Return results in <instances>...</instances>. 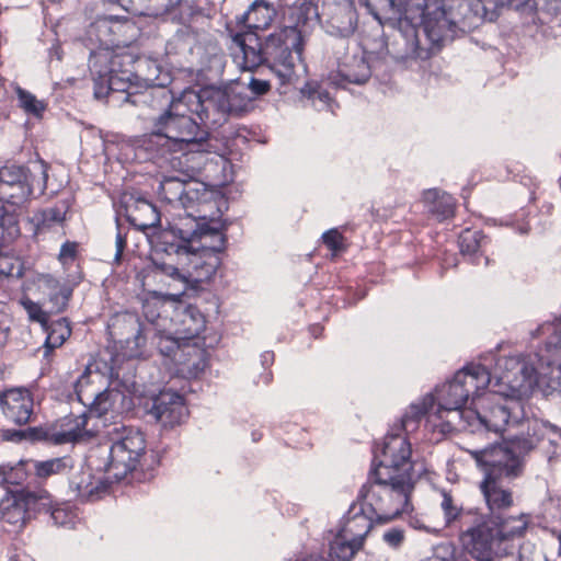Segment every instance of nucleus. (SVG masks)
I'll use <instances>...</instances> for the list:
<instances>
[{
  "mask_svg": "<svg viewBox=\"0 0 561 561\" xmlns=\"http://www.w3.org/2000/svg\"><path fill=\"white\" fill-rule=\"evenodd\" d=\"M369 13L380 23L396 21L392 42L398 60H426L433 49L476 30L482 21L480 0H365Z\"/></svg>",
  "mask_w": 561,
  "mask_h": 561,
  "instance_id": "obj_1",
  "label": "nucleus"
},
{
  "mask_svg": "<svg viewBox=\"0 0 561 561\" xmlns=\"http://www.w3.org/2000/svg\"><path fill=\"white\" fill-rule=\"evenodd\" d=\"M411 455V444L405 436L389 434L385 437L367 483L359 491L358 496L367 502L352 504L344 516L345 524H386L405 512L414 489Z\"/></svg>",
  "mask_w": 561,
  "mask_h": 561,
  "instance_id": "obj_2",
  "label": "nucleus"
},
{
  "mask_svg": "<svg viewBox=\"0 0 561 561\" xmlns=\"http://www.w3.org/2000/svg\"><path fill=\"white\" fill-rule=\"evenodd\" d=\"M178 233H162L158 250L148 254L142 277L161 274L185 284L209 280L220 265L217 254L225 250L226 236L209 222L196 221L191 229L178 228Z\"/></svg>",
  "mask_w": 561,
  "mask_h": 561,
  "instance_id": "obj_3",
  "label": "nucleus"
},
{
  "mask_svg": "<svg viewBox=\"0 0 561 561\" xmlns=\"http://www.w3.org/2000/svg\"><path fill=\"white\" fill-rule=\"evenodd\" d=\"M232 42L234 60L243 70L253 71L265 65L275 73L280 87L291 84L297 78L296 61L301 58L304 44L296 31L279 27L263 43L255 32H237L232 34Z\"/></svg>",
  "mask_w": 561,
  "mask_h": 561,
  "instance_id": "obj_4",
  "label": "nucleus"
},
{
  "mask_svg": "<svg viewBox=\"0 0 561 561\" xmlns=\"http://www.w3.org/2000/svg\"><path fill=\"white\" fill-rule=\"evenodd\" d=\"M524 417L519 400L488 392L473 397L471 407L458 413L459 430L472 432L485 430L501 433L507 425L517 424Z\"/></svg>",
  "mask_w": 561,
  "mask_h": 561,
  "instance_id": "obj_5",
  "label": "nucleus"
},
{
  "mask_svg": "<svg viewBox=\"0 0 561 561\" xmlns=\"http://www.w3.org/2000/svg\"><path fill=\"white\" fill-rule=\"evenodd\" d=\"M491 382V374L481 364H469L458 370L454 378L436 390L438 405L435 415L443 419L445 412L454 413L447 425L459 430L458 413L467 411L463 408L469 397H478L480 390L485 389Z\"/></svg>",
  "mask_w": 561,
  "mask_h": 561,
  "instance_id": "obj_6",
  "label": "nucleus"
},
{
  "mask_svg": "<svg viewBox=\"0 0 561 561\" xmlns=\"http://www.w3.org/2000/svg\"><path fill=\"white\" fill-rule=\"evenodd\" d=\"M536 335H545L539 350V378L551 391H561V319L538 327Z\"/></svg>",
  "mask_w": 561,
  "mask_h": 561,
  "instance_id": "obj_7",
  "label": "nucleus"
},
{
  "mask_svg": "<svg viewBox=\"0 0 561 561\" xmlns=\"http://www.w3.org/2000/svg\"><path fill=\"white\" fill-rule=\"evenodd\" d=\"M137 58L131 54H115L110 60V77L106 84L95 82L94 95L101 100L113 95L116 92L123 94L122 102L138 104L137 85L133 84L131 77L137 79L134 73Z\"/></svg>",
  "mask_w": 561,
  "mask_h": 561,
  "instance_id": "obj_8",
  "label": "nucleus"
},
{
  "mask_svg": "<svg viewBox=\"0 0 561 561\" xmlns=\"http://www.w3.org/2000/svg\"><path fill=\"white\" fill-rule=\"evenodd\" d=\"M503 479H483L480 482V491L489 510V518L492 526H506L512 523H520L529 526L533 523L531 515L527 513L511 514L514 505L513 492L502 484Z\"/></svg>",
  "mask_w": 561,
  "mask_h": 561,
  "instance_id": "obj_9",
  "label": "nucleus"
},
{
  "mask_svg": "<svg viewBox=\"0 0 561 561\" xmlns=\"http://www.w3.org/2000/svg\"><path fill=\"white\" fill-rule=\"evenodd\" d=\"M187 112L195 114L205 127H218L227 122L229 102L221 89L187 90L182 93Z\"/></svg>",
  "mask_w": 561,
  "mask_h": 561,
  "instance_id": "obj_10",
  "label": "nucleus"
},
{
  "mask_svg": "<svg viewBox=\"0 0 561 561\" xmlns=\"http://www.w3.org/2000/svg\"><path fill=\"white\" fill-rule=\"evenodd\" d=\"M515 535L522 536L523 528L504 533L502 528H468L460 540L465 550L479 561H492L507 552L508 541Z\"/></svg>",
  "mask_w": 561,
  "mask_h": 561,
  "instance_id": "obj_11",
  "label": "nucleus"
},
{
  "mask_svg": "<svg viewBox=\"0 0 561 561\" xmlns=\"http://www.w3.org/2000/svg\"><path fill=\"white\" fill-rule=\"evenodd\" d=\"M478 467L484 472L483 479H515L522 476L524 465L510 445H492L483 449L469 450Z\"/></svg>",
  "mask_w": 561,
  "mask_h": 561,
  "instance_id": "obj_12",
  "label": "nucleus"
},
{
  "mask_svg": "<svg viewBox=\"0 0 561 561\" xmlns=\"http://www.w3.org/2000/svg\"><path fill=\"white\" fill-rule=\"evenodd\" d=\"M140 459V430L129 433L115 442L108 453L105 471L117 481L124 480L136 470Z\"/></svg>",
  "mask_w": 561,
  "mask_h": 561,
  "instance_id": "obj_13",
  "label": "nucleus"
},
{
  "mask_svg": "<svg viewBox=\"0 0 561 561\" xmlns=\"http://www.w3.org/2000/svg\"><path fill=\"white\" fill-rule=\"evenodd\" d=\"M32 173L25 167L4 165L0 168V201L11 206H21L33 194Z\"/></svg>",
  "mask_w": 561,
  "mask_h": 561,
  "instance_id": "obj_14",
  "label": "nucleus"
},
{
  "mask_svg": "<svg viewBox=\"0 0 561 561\" xmlns=\"http://www.w3.org/2000/svg\"><path fill=\"white\" fill-rule=\"evenodd\" d=\"M321 19L328 33L342 37L352 35L358 21L354 0H324Z\"/></svg>",
  "mask_w": 561,
  "mask_h": 561,
  "instance_id": "obj_15",
  "label": "nucleus"
},
{
  "mask_svg": "<svg viewBox=\"0 0 561 561\" xmlns=\"http://www.w3.org/2000/svg\"><path fill=\"white\" fill-rule=\"evenodd\" d=\"M147 413L161 423L164 428L181 425L188 416L184 397L171 390L160 391L152 398Z\"/></svg>",
  "mask_w": 561,
  "mask_h": 561,
  "instance_id": "obj_16",
  "label": "nucleus"
},
{
  "mask_svg": "<svg viewBox=\"0 0 561 561\" xmlns=\"http://www.w3.org/2000/svg\"><path fill=\"white\" fill-rule=\"evenodd\" d=\"M0 409L16 425L30 423L34 412V394L30 388L13 387L0 391Z\"/></svg>",
  "mask_w": 561,
  "mask_h": 561,
  "instance_id": "obj_17",
  "label": "nucleus"
},
{
  "mask_svg": "<svg viewBox=\"0 0 561 561\" xmlns=\"http://www.w3.org/2000/svg\"><path fill=\"white\" fill-rule=\"evenodd\" d=\"M171 81L169 72H162L156 77L150 75L142 77V87H145L142 91L144 102L152 110H158L162 113L168 108L178 110V107L185 106V103H182V96L175 100L172 91L168 88Z\"/></svg>",
  "mask_w": 561,
  "mask_h": 561,
  "instance_id": "obj_18",
  "label": "nucleus"
},
{
  "mask_svg": "<svg viewBox=\"0 0 561 561\" xmlns=\"http://www.w3.org/2000/svg\"><path fill=\"white\" fill-rule=\"evenodd\" d=\"M90 383V377L82 375L76 383V394L78 400L88 409V416L94 415L102 417L110 411L115 410V404L118 401H125L124 393L115 389H104L98 392H87V387Z\"/></svg>",
  "mask_w": 561,
  "mask_h": 561,
  "instance_id": "obj_19",
  "label": "nucleus"
},
{
  "mask_svg": "<svg viewBox=\"0 0 561 561\" xmlns=\"http://www.w3.org/2000/svg\"><path fill=\"white\" fill-rule=\"evenodd\" d=\"M88 412L80 414L69 413L56 421L51 438L56 444H68L88 442L96 436V431L90 430L88 425Z\"/></svg>",
  "mask_w": 561,
  "mask_h": 561,
  "instance_id": "obj_20",
  "label": "nucleus"
},
{
  "mask_svg": "<svg viewBox=\"0 0 561 561\" xmlns=\"http://www.w3.org/2000/svg\"><path fill=\"white\" fill-rule=\"evenodd\" d=\"M140 204V193L138 192H123L118 203L115 204L116 211V224L118 227V233L116 236V253L115 262L119 263L122 260L123 252L126 248L127 241L126 236L121 232V227L124 222L129 224L135 230H140L138 224V211Z\"/></svg>",
  "mask_w": 561,
  "mask_h": 561,
  "instance_id": "obj_21",
  "label": "nucleus"
},
{
  "mask_svg": "<svg viewBox=\"0 0 561 561\" xmlns=\"http://www.w3.org/2000/svg\"><path fill=\"white\" fill-rule=\"evenodd\" d=\"M170 321L173 323V334L182 341H193L206 328V318L201 310L193 305L179 307L173 311Z\"/></svg>",
  "mask_w": 561,
  "mask_h": 561,
  "instance_id": "obj_22",
  "label": "nucleus"
},
{
  "mask_svg": "<svg viewBox=\"0 0 561 561\" xmlns=\"http://www.w3.org/2000/svg\"><path fill=\"white\" fill-rule=\"evenodd\" d=\"M321 20V13L317 4L311 1H304L300 4L289 8L286 18V24L283 28H290L300 35V42L304 44L306 35Z\"/></svg>",
  "mask_w": 561,
  "mask_h": 561,
  "instance_id": "obj_23",
  "label": "nucleus"
},
{
  "mask_svg": "<svg viewBox=\"0 0 561 561\" xmlns=\"http://www.w3.org/2000/svg\"><path fill=\"white\" fill-rule=\"evenodd\" d=\"M370 76V66L365 57L353 55L339 65L336 73L331 75L330 79L336 85H344L346 83L364 84Z\"/></svg>",
  "mask_w": 561,
  "mask_h": 561,
  "instance_id": "obj_24",
  "label": "nucleus"
},
{
  "mask_svg": "<svg viewBox=\"0 0 561 561\" xmlns=\"http://www.w3.org/2000/svg\"><path fill=\"white\" fill-rule=\"evenodd\" d=\"M277 11L272 2L266 0H254L249 9L237 19L239 25L244 30L241 32H255L266 30L271 26Z\"/></svg>",
  "mask_w": 561,
  "mask_h": 561,
  "instance_id": "obj_25",
  "label": "nucleus"
},
{
  "mask_svg": "<svg viewBox=\"0 0 561 561\" xmlns=\"http://www.w3.org/2000/svg\"><path fill=\"white\" fill-rule=\"evenodd\" d=\"M33 484L45 488L49 478L69 472L73 468L70 456L49 458L46 460L28 459Z\"/></svg>",
  "mask_w": 561,
  "mask_h": 561,
  "instance_id": "obj_26",
  "label": "nucleus"
},
{
  "mask_svg": "<svg viewBox=\"0 0 561 561\" xmlns=\"http://www.w3.org/2000/svg\"><path fill=\"white\" fill-rule=\"evenodd\" d=\"M204 342L201 344L198 339L181 341L174 363L179 366H185L186 373L196 377L203 373L208 365L207 352L204 348Z\"/></svg>",
  "mask_w": 561,
  "mask_h": 561,
  "instance_id": "obj_27",
  "label": "nucleus"
},
{
  "mask_svg": "<svg viewBox=\"0 0 561 561\" xmlns=\"http://www.w3.org/2000/svg\"><path fill=\"white\" fill-rule=\"evenodd\" d=\"M179 138H173L174 141L187 142L196 147V151L202 152H218L217 140L211 137L197 139L199 133V124L185 111L181 113L179 123L176 125Z\"/></svg>",
  "mask_w": 561,
  "mask_h": 561,
  "instance_id": "obj_28",
  "label": "nucleus"
},
{
  "mask_svg": "<svg viewBox=\"0 0 561 561\" xmlns=\"http://www.w3.org/2000/svg\"><path fill=\"white\" fill-rule=\"evenodd\" d=\"M111 336L121 345L129 347L130 344L138 346L140 337V318L133 313L117 314L108 325Z\"/></svg>",
  "mask_w": 561,
  "mask_h": 561,
  "instance_id": "obj_29",
  "label": "nucleus"
},
{
  "mask_svg": "<svg viewBox=\"0 0 561 561\" xmlns=\"http://www.w3.org/2000/svg\"><path fill=\"white\" fill-rule=\"evenodd\" d=\"M363 541V537H355L348 528H340L330 542L329 561H351Z\"/></svg>",
  "mask_w": 561,
  "mask_h": 561,
  "instance_id": "obj_30",
  "label": "nucleus"
},
{
  "mask_svg": "<svg viewBox=\"0 0 561 561\" xmlns=\"http://www.w3.org/2000/svg\"><path fill=\"white\" fill-rule=\"evenodd\" d=\"M161 215L156 205L151 202H148L142 198V233L146 236L148 243L150 245L151 254L153 251L158 250V243L162 242V233H178L176 230H162L160 229Z\"/></svg>",
  "mask_w": 561,
  "mask_h": 561,
  "instance_id": "obj_31",
  "label": "nucleus"
},
{
  "mask_svg": "<svg viewBox=\"0 0 561 561\" xmlns=\"http://www.w3.org/2000/svg\"><path fill=\"white\" fill-rule=\"evenodd\" d=\"M55 501L54 495L46 488H38L37 490L21 489V502L26 506L31 520L41 515H49Z\"/></svg>",
  "mask_w": 561,
  "mask_h": 561,
  "instance_id": "obj_32",
  "label": "nucleus"
},
{
  "mask_svg": "<svg viewBox=\"0 0 561 561\" xmlns=\"http://www.w3.org/2000/svg\"><path fill=\"white\" fill-rule=\"evenodd\" d=\"M427 211L438 221L451 218L455 214L456 202L454 197L437 188L427 190L423 194Z\"/></svg>",
  "mask_w": 561,
  "mask_h": 561,
  "instance_id": "obj_33",
  "label": "nucleus"
},
{
  "mask_svg": "<svg viewBox=\"0 0 561 561\" xmlns=\"http://www.w3.org/2000/svg\"><path fill=\"white\" fill-rule=\"evenodd\" d=\"M435 397L425 394L419 402L410 404L401 419L402 430L409 434L417 430L421 420L434 408Z\"/></svg>",
  "mask_w": 561,
  "mask_h": 561,
  "instance_id": "obj_34",
  "label": "nucleus"
},
{
  "mask_svg": "<svg viewBox=\"0 0 561 561\" xmlns=\"http://www.w3.org/2000/svg\"><path fill=\"white\" fill-rule=\"evenodd\" d=\"M0 511L4 524L24 526L31 522L26 506L21 502V489L13 492L11 499L0 503Z\"/></svg>",
  "mask_w": 561,
  "mask_h": 561,
  "instance_id": "obj_35",
  "label": "nucleus"
},
{
  "mask_svg": "<svg viewBox=\"0 0 561 561\" xmlns=\"http://www.w3.org/2000/svg\"><path fill=\"white\" fill-rule=\"evenodd\" d=\"M181 113H183V111H181V107H178V110L168 108L158 117H149L148 119H151L153 122L151 134L156 136L165 137L170 140H173V138H179L176 125L179 123V117Z\"/></svg>",
  "mask_w": 561,
  "mask_h": 561,
  "instance_id": "obj_36",
  "label": "nucleus"
},
{
  "mask_svg": "<svg viewBox=\"0 0 561 561\" xmlns=\"http://www.w3.org/2000/svg\"><path fill=\"white\" fill-rule=\"evenodd\" d=\"M72 329L67 318H61L51 322L47 328V337L44 343V356L60 347L71 335Z\"/></svg>",
  "mask_w": 561,
  "mask_h": 561,
  "instance_id": "obj_37",
  "label": "nucleus"
},
{
  "mask_svg": "<svg viewBox=\"0 0 561 561\" xmlns=\"http://www.w3.org/2000/svg\"><path fill=\"white\" fill-rule=\"evenodd\" d=\"M27 463L28 459H22L14 466H0V484L22 485L25 482L32 484V470L28 468Z\"/></svg>",
  "mask_w": 561,
  "mask_h": 561,
  "instance_id": "obj_38",
  "label": "nucleus"
},
{
  "mask_svg": "<svg viewBox=\"0 0 561 561\" xmlns=\"http://www.w3.org/2000/svg\"><path fill=\"white\" fill-rule=\"evenodd\" d=\"M167 304L160 295L156 291L148 293L142 297V316L151 324H159V320L167 321L168 317L163 316L167 313Z\"/></svg>",
  "mask_w": 561,
  "mask_h": 561,
  "instance_id": "obj_39",
  "label": "nucleus"
},
{
  "mask_svg": "<svg viewBox=\"0 0 561 561\" xmlns=\"http://www.w3.org/2000/svg\"><path fill=\"white\" fill-rule=\"evenodd\" d=\"M489 238L481 230L465 229L458 238L460 252L465 255H477L489 243Z\"/></svg>",
  "mask_w": 561,
  "mask_h": 561,
  "instance_id": "obj_40",
  "label": "nucleus"
},
{
  "mask_svg": "<svg viewBox=\"0 0 561 561\" xmlns=\"http://www.w3.org/2000/svg\"><path fill=\"white\" fill-rule=\"evenodd\" d=\"M128 22L127 21H124V22H118V21H115L113 22V20H107V19H104V20H99L96 22V28L99 31L100 34H113V37H110V38H100L101 42H103L106 46H111V47H126L128 46V43L124 39H121L118 37L119 34L124 33L126 31V28H128Z\"/></svg>",
  "mask_w": 561,
  "mask_h": 561,
  "instance_id": "obj_41",
  "label": "nucleus"
},
{
  "mask_svg": "<svg viewBox=\"0 0 561 561\" xmlns=\"http://www.w3.org/2000/svg\"><path fill=\"white\" fill-rule=\"evenodd\" d=\"M49 517L56 526L75 525L80 522L78 507L67 501H55Z\"/></svg>",
  "mask_w": 561,
  "mask_h": 561,
  "instance_id": "obj_42",
  "label": "nucleus"
},
{
  "mask_svg": "<svg viewBox=\"0 0 561 561\" xmlns=\"http://www.w3.org/2000/svg\"><path fill=\"white\" fill-rule=\"evenodd\" d=\"M20 236L19 219L15 213L0 206V245L13 242Z\"/></svg>",
  "mask_w": 561,
  "mask_h": 561,
  "instance_id": "obj_43",
  "label": "nucleus"
},
{
  "mask_svg": "<svg viewBox=\"0 0 561 561\" xmlns=\"http://www.w3.org/2000/svg\"><path fill=\"white\" fill-rule=\"evenodd\" d=\"M150 339L161 355L172 358L173 362L175 360V355L182 341L178 335L167 333L164 330H156Z\"/></svg>",
  "mask_w": 561,
  "mask_h": 561,
  "instance_id": "obj_44",
  "label": "nucleus"
},
{
  "mask_svg": "<svg viewBox=\"0 0 561 561\" xmlns=\"http://www.w3.org/2000/svg\"><path fill=\"white\" fill-rule=\"evenodd\" d=\"M15 93L19 101V107L22 108L24 113L37 118L43 116V113L47 107L45 102L37 100L34 94L21 87H16Z\"/></svg>",
  "mask_w": 561,
  "mask_h": 561,
  "instance_id": "obj_45",
  "label": "nucleus"
},
{
  "mask_svg": "<svg viewBox=\"0 0 561 561\" xmlns=\"http://www.w3.org/2000/svg\"><path fill=\"white\" fill-rule=\"evenodd\" d=\"M66 220V211L58 207H50L34 214L32 221L37 230L49 229L55 225H61Z\"/></svg>",
  "mask_w": 561,
  "mask_h": 561,
  "instance_id": "obj_46",
  "label": "nucleus"
},
{
  "mask_svg": "<svg viewBox=\"0 0 561 561\" xmlns=\"http://www.w3.org/2000/svg\"><path fill=\"white\" fill-rule=\"evenodd\" d=\"M442 497H443V500H442L440 506H442V510L444 511L447 525H449L454 522H457V520H459L461 523H468V520H466L463 517L469 516L470 513L465 514L462 508L458 507L455 504L454 499L449 492L443 490Z\"/></svg>",
  "mask_w": 561,
  "mask_h": 561,
  "instance_id": "obj_47",
  "label": "nucleus"
},
{
  "mask_svg": "<svg viewBox=\"0 0 561 561\" xmlns=\"http://www.w3.org/2000/svg\"><path fill=\"white\" fill-rule=\"evenodd\" d=\"M72 288L69 285L58 286V290L49 295V302L51 304L53 313H61L68 308L69 301L72 297Z\"/></svg>",
  "mask_w": 561,
  "mask_h": 561,
  "instance_id": "obj_48",
  "label": "nucleus"
},
{
  "mask_svg": "<svg viewBox=\"0 0 561 561\" xmlns=\"http://www.w3.org/2000/svg\"><path fill=\"white\" fill-rule=\"evenodd\" d=\"M225 96L229 102V107L227 108L229 116H241L249 111L250 101L242 96L240 93L234 92L233 90H224Z\"/></svg>",
  "mask_w": 561,
  "mask_h": 561,
  "instance_id": "obj_49",
  "label": "nucleus"
},
{
  "mask_svg": "<svg viewBox=\"0 0 561 561\" xmlns=\"http://www.w3.org/2000/svg\"><path fill=\"white\" fill-rule=\"evenodd\" d=\"M20 304L27 312L30 320L38 322L44 327L48 324V313L42 309L39 304L33 301L27 296L22 297Z\"/></svg>",
  "mask_w": 561,
  "mask_h": 561,
  "instance_id": "obj_50",
  "label": "nucleus"
},
{
  "mask_svg": "<svg viewBox=\"0 0 561 561\" xmlns=\"http://www.w3.org/2000/svg\"><path fill=\"white\" fill-rule=\"evenodd\" d=\"M344 236L335 228L325 231L322 234L323 244L332 251L333 254L345 251Z\"/></svg>",
  "mask_w": 561,
  "mask_h": 561,
  "instance_id": "obj_51",
  "label": "nucleus"
},
{
  "mask_svg": "<svg viewBox=\"0 0 561 561\" xmlns=\"http://www.w3.org/2000/svg\"><path fill=\"white\" fill-rule=\"evenodd\" d=\"M511 362L516 366V368L523 376V381L517 385L518 387H523L525 385L530 386L534 381H540L538 375L539 370H537L535 367L529 366L524 362H518L515 359H512Z\"/></svg>",
  "mask_w": 561,
  "mask_h": 561,
  "instance_id": "obj_52",
  "label": "nucleus"
},
{
  "mask_svg": "<svg viewBox=\"0 0 561 561\" xmlns=\"http://www.w3.org/2000/svg\"><path fill=\"white\" fill-rule=\"evenodd\" d=\"M78 248L79 244L75 241H66L62 243L58 255L59 262L62 265L68 264L69 261L73 262L78 256Z\"/></svg>",
  "mask_w": 561,
  "mask_h": 561,
  "instance_id": "obj_53",
  "label": "nucleus"
},
{
  "mask_svg": "<svg viewBox=\"0 0 561 561\" xmlns=\"http://www.w3.org/2000/svg\"><path fill=\"white\" fill-rule=\"evenodd\" d=\"M515 455L519 457L524 463L525 455L534 448V443L528 438L515 437L507 443Z\"/></svg>",
  "mask_w": 561,
  "mask_h": 561,
  "instance_id": "obj_54",
  "label": "nucleus"
},
{
  "mask_svg": "<svg viewBox=\"0 0 561 561\" xmlns=\"http://www.w3.org/2000/svg\"><path fill=\"white\" fill-rule=\"evenodd\" d=\"M248 88L254 96H262L270 92L271 83L266 79L252 76L249 80Z\"/></svg>",
  "mask_w": 561,
  "mask_h": 561,
  "instance_id": "obj_55",
  "label": "nucleus"
},
{
  "mask_svg": "<svg viewBox=\"0 0 561 561\" xmlns=\"http://www.w3.org/2000/svg\"><path fill=\"white\" fill-rule=\"evenodd\" d=\"M385 541L391 547H398L404 539L403 531L399 528H392L383 534Z\"/></svg>",
  "mask_w": 561,
  "mask_h": 561,
  "instance_id": "obj_56",
  "label": "nucleus"
},
{
  "mask_svg": "<svg viewBox=\"0 0 561 561\" xmlns=\"http://www.w3.org/2000/svg\"><path fill=\"white\" fill-rule=\"evenodd\" d=\"M301 92L307 95L309 99H312L314 100L316 98H318L319 100L321 101H327L329 100V93L327 91H322L318 88H312L310 85H306Z\"/></svg>",
  "mask_w": 561,
  "mask_h": 561,
  "instance_id": "obj_57",
  "label": "nucleus"
},
{
  "mask_svg": "<svg viewBox=\"0 0 561 561\" xmlns=\"http://www.w3.org/2000/svg\"><path fill=\"white\" fill-rule=\"evenodd\" d=\"M1 438L7 442H21L25 438V433L20 430H2Z\"/></svg>",
  "mask_w": 561,
  "mask_h": 561,
  "instance_id": "obj_58",
  "label": "nucleus"
},
{
  "mask_svg": "<svg viewBox=\"0 0 561 561\" xmlns=\"http://www.w3.org/2000/svg\"><path fill=\"white\" fill-rule=\"evenodd\" d=\"M145 67H146V75L144 77H146L147 75H150L151 77H156L157 75L167 72L165 70H163L161 68V66L156 60L150 59V58L145 61Z\"/></svg>",
  "mask_w": 561,
  "mask_h": 561,
  "instance_id": "obj_59",
  "label": "nucleus"
},
{
  "mask_svg": "<svg viewBox=\"0 0 561 561\" xmlns=\"http://www.w3.org/2000/svg\"><path fill=\"white\" fill-rule=\"evenodd\" d=\"M124 398H125L124 402L119 401L122 407L119 410H117V412L125 414L127 416L134 415V408H135L134 398L125 396V394H124Z\"/></svg>",
  "mask_w": 561,
  "mask_h": 561,
  "instance_id": "obj_60",
  "label": "nucleus"
},
{
  "mask_svg": "<svg viewBox=\"0 0 561 561\" xmlns=\"http://www.w3.org/2000/svg\"><path fill=\"white\" fill-rule=\"evenodd\" d=\"M423 561H467V560H462V558H454L453 556H450V558H448L445 556L434 554L432 557L426 558Z\"/></svg>",
  "mask_w": 561,
  "mask_h": 561,
  "instance_id": "obj_61",
  "label": "nucleus"
},
{
  "mask_svg": "<svg viewBox=\"0 0 561 561\" xmlns=\"http://www.w3.org/2000/svg\"><path fill=\"white\" fill-rule=\"evenodd\" d=\"M297 561H329V559H324L322 556L318 553H310Z\"/></svg>",
  "mask_w": 561,
  "mask_h": 561,
  "instance_id": "obj_62",
  "label": "nucleus"
},
{
  "mask_svg": "<svg viewBox=\"0 0 561 561\" xmlns=\"http://www.w3.org/2000/svg\"><path fill=\"white\" fill-rule=\"evenodd\" d=\"M149 458H150V466H149V469L152 470L154 466H159L160 463V457L157 453H154L153 450L150 451V455H149Z\"/></svg>",
  "mask_w": 561,
  "mask_h": 561,
  "instance_id": "obj_63",
  "label": "nucleus"
},
{
  "mask_svg": "<svg viewBox=\"0 0 561 561\" xmlns=\"http://www.w3.org/2000/svg\"><path fill=\"white\" fill-rule=\"evenodd\" d=\"M262 358H263V363L264 364H267V363H272L273 359H274V354L271 353V352H265L263 355H262Z\"/></svg>",
  "mask_w": 561,
  "mask_h": 561,
  "instance_id": "obj_64",
  "label": "nucleus"
}]
</instances>
